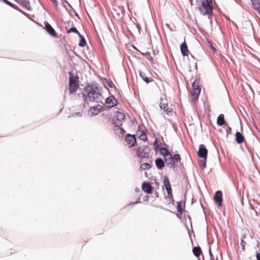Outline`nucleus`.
Here are the masks:
<instances>
[{
  "instance_id": "nucleus-1",
  "label": "nucleus",
  "mask_w": 260,
  "mask_h": 260,
  "mask_svg": "<svg viewBox=\"0 0 260 260\" xmlns=\"http://www.w3.org/2000/svg\"><path fill=\"white\" fill-rule=\"evenodd\" d=\"M102 87L99 84L94 81L90 84L88 83L84 88V91L82 93L83 99L85 101L89 102L96 101V103H102L101 99Z\"/></svg>"
},
{
  "instance_id": "nucleus-2",
  "label": "nucleus",
  "mask_w": 260,
  "mask_h": 260,
  "mask_svg": "<svg viewBox=\"0 0 260 260\" xmlns=\"http://www.w3.org/2000/svg\"><path fill=\"white\" fill-rule=\"evenodd\" d=\"M197 10L204 16L211 15L213 14V6L211 0H201L199 3Z\"/></svg>"
},
{
  "instance_id": "nucleus-3",
  "label": "nucleus",
  "mask_w": 260,
  "mask_h": 260,
  "mask_svg": "<svg viewBox=\"0 0 260 260\" xmlns=\"http://www.w3.org/2000/svg\"><path fill=\"white\" fill-rule=\"evenodd\" d=\"M69 88L70 94L76 92L79 88V77L78 76H73L71 72L69 73Z\"/></svg>"
},
{
  "instance_id": "nucleus-4",
  "label": "nucleus",
  "mask_w": 260,
  "mask_h": 260,
  "mask_svg": "<svg viewBox=\"0 0 260 260\" xmlns=\"http://www.w3.org/2000/svg\"><path fill=\"white\" fill-rule=\"evenodd\" d=\"M200 78L196 77L194 82L192 83V93L194 101H197L199 99L200 93L201 91V87L200 85Z\"/></svg>"
},
{
  "instance_id": "nucleus-5",
  "label": "nucleus",
  "mask_w": 260,
  "mask_h": 260,
  "mask_svg": "<svg viewBox=\"0 0 260 260\" xmlns=\"http://www.w3.org/2000/svg\"><path fill=\"white\" fill-rule=\"evenodd\" d=\"M151 148L146 145H142L138 147L136 154L138 157L146 158L149 157Z\"/></svg>"
},
{
  "instance_id": "nucleus-6",
  "label": "nucleus",
  "mask_w": 260,
  "mask_h": 260,
  "mask_svg": "<svg viewBox=\"0 0 260 260\" xmlns=\"http://www.w3.org/2000/svg\"><path fill=\"white\" fill-rule=\"evenodd\" d=\"M115 114L116 117L113 118V123L115 125V127L119 128L124 121L125 116L123 113L119 111H117Z\"/></svg>"
},
{
  "instance_id": "nucleus-7",
  "label": "nucleus",
  "mask_w": 260,
  "mask_h": 260,
  "mask_svg": "<svg viewBox=\"0 0 260 260\" xmlns=\"http://www.w3.org/2000/svg\"><path fill=\"white\" fill-rule=\"evenodd\" d=\"M163 157L164 158L165 163L169 165L170 168H175L176 167L173 160V155L169 150H167L166 153H164V155H163Z\"/></svg>"
},
{
  "instance_id": "nucleus-8",
  "label": "nucleus",
  "mask_w": 260,
  "mask_h": 260,
  "mask_svg": "<svg viewBox=\"0 0 260 260\" xmlns=\"http://www.w3.org/2000/svg\"><path fill=\"white\" fill-rule=\"evenodd\" d=\"M125 141L130 144L129 147H134L137 144L135 135L127 134L125 137Z\"/></svg>"
},
{
  "instance_id": "nucleus-9",
  "label": "nucleus",
  "mask_w": 260,
  "mask_h": 260,
  "mask_svg": "<svg viewBox=\"0 0 260 260\" xmlns=\"http://www.w3.org/2000/svg\"><path fill=\"white\" fill-rule=\"evenodd\" d=\"M45 29L46 31L51 36L54 38H58L57 34L55 29L52 27L50 24L47 21L44 22Z\"/></svg>"
},
{
  "instance_id": "nucleus-10",
  "label": "nucleus",
  "mask_w": 260,
  "mask_h": 260,
  "mask_svg": "<svg viewBox=\"0 0 260 260\" xmlns=\"http://www.w3.org/2000/svg\"><path fill=\"white\" fill-rule=\"evenodd\" d=\"M118 103L117 100L113 95L108 96L105 100V104L108 105L109 108H113L116 106Z\"/></svg>"
},
{
  "instance_id": "nucleus-11",
  "label": "nucleus",
  "mask_w": 260,
  "mask_h": 260,
  "mask_svg": "<svg viewBox=\"0 0 260 260\" xmlns=\"http://www.w3.org/2000/svg\"><path fill=\"white\" fill-rule=\"evenodd\" d=\"M208 150L204 144H201L199 146V150L198 151V155L199 157L205 159L207 158Z\"/></svg>"
},
{
  "instance_id": "nucleus-12",
  "label": "nucleus",
  "mask_w": 260,
  "mask_h": 260,
  "mask_svg": "<svg viewBox=\"0 0 260 260\" xmlns=\"http://www.w3.org/2000/svg\"><path fill=\"white\" fill-rule=\"evenodd\" d=\"M214 200L218 206H221L223 201L222 192L221 191L217 190L215 192Z\"/></svg>"
},
{
  "instance_id": "nucleus-13",
  "label": "nucleus",
  "mask_w": 260,
  "mask_h": 260,
  "mask_svg": "<svg viewBox=\"0 0 260 260\" xmlns=\"http://www.w3.org/2000/svg\"><path fill=\"white\" fill-rule=\"evenodd\" d=\"M142 189L145 192L151 194L152 192L153 187L149 182L145 181L142 184Z\"/></svg>"
},
{
  "instance_id": "nucleus-14",
  "label": "nucleus",
  "mask_w": 260,
  "mask_h": 260,
  "mask_svg": "<svg viewBox=\"0 0 260 260\" xmlns=\"http://www.w3.org/2000/svg\"><path fill=\"white\" fill-rule=\"evenodd\" d=\"M17 4L27 11L31 10L30 3L29 0H14Z\"/></svg>"
},
{
  "instance_id": "nucleus-15",
  "label": "nucleus",
  "mask_w": 260,
  "mask_h": 260,
  "mask_svg": "<svg viewBox=\"0 0 260 260\" xmlns=\"http://www.w3.org/2000/svg\"><path fill=\"white\" fill-rule=\"evenodd\" d=\"M104 109V107L101 105H96L95 106L91 107L90 111L92 116L96 115L99 112H101Z\"/></svg>"
},
{
  "instance_id": "nucleus-16",
  "label": "nucleus",
  "mask_w": 260,
  "mask_h": 260,
  "mask_svg": "<svg viewBox=\"0 0 260 260\" xmlns=\"http://www.w3.org/2000/svg\"><path fill=\"white\" fill-rule=\"evenodd\" d=\"M180 51L183 56H187L189 55V52L188 50L187 45L185 41L181 44Z\"/></svg>"
},
{
  "instance_id": "nucleus-17",
  "label": "nucleus",
  "mask_w": 260,
  "mask_h": 260,
  "mask_svg": "<svg viewBox=\"0 0 260 260\" xmlns=\"http://www.w3.org/2000/svg\"><path fill=\"white\" fill-rule=\"evenodd\" d=\"M156 168L159 170H161L165 167V161L162 158L157 157L155 160Z\"/></svg>"
},
{
  "instance_id": "nucleus-18",
  "label": "nucleus",
  "mask_w": 260,
  "mask_h": 260,
  "mask_svg": "<svg viewBox=\"0 0 260 260\" xmlns=\"http://www.w3.org/2000/svg\"><path fill=\"white\" fill-rule=\"evenodd\" d=\"M245 138L242 134L239 132H237L235 134V141L238 144H242L244 142Z\"/></svg>"
},
{
  "instance_id": "nucleus-19",
  "label": "nucleus",
  "mask_w": 260,
  "mask_h": 260,
  "mask_svg": "<svg viewBox=\"0 0 260 260\" xmlns=\"http://www.w3.org/2000/svg\"><path fill=\"white\" fill-rule=\"evenodd\" d=\"M157 147L159 148V153L162 156L164 153H166L167 150H168V146L165 142L159 144Z\"/></svg>"
},
{
  "instance_id": "nucleus-20",
  "label": "nucleus",
  "mask_w": 260,
  "mask_h": 260,
  "mask_svg": "<svg viewBox=\"0 0 260 260\" xmlns=\"http://www.w3.org/2000/svg\"><path fill=\"white\" fill-rule=\"evenodd\" d=\"M217 124L218 126H222L223 125H227L224 116L223 114H220L219 115L217 118Z\"/></svg>"
},
{
  "instance_id": "nucleus-21",
  "label": "nucleus",
  "mask_w": 260,
  "mask_h": 260,
  "mask_svg": "<svg viewBox=\"0 0 260 260\" xmlns=\"http://www.w3.org/2000/svg\"><path fill=\"white\" fill-rule=\"evenodd\" d=\"M137 135H139V138L142 141H147V137L146 133L143 131H141L139 127V129L137 132Z\"/></svg>"
},
{
  "instance_id": "nucleus-22",
  "label": "nucleus",
  "mask_w": 260,
  "mask_h": 260,
  "mask_svg": "<svg viewBox=\"0 0 260 260\" xmlns=\"http://www.w3.org/2000/svg\"><path fill=\"white\" fill-rule=\"evenodd\" d=\"M132 48H133L134 50H136V51H137L139 52H140L142 55H148V56H149V57L148 58V60L150 62H151L152 63H153V57L151 56V54H150V52H148V51H147V52H145V53H143V52H141L140 51H139V50L138 49V48H137L135 45H132Z\"/></svg>"
},
{
  "instance_id": "nucleus-23",
  "label": "nucleus",
  "mask_w": 260,
  "mask_h": 260,
  "mask_svg": "<svg viewBox=\"0 0 260 260\" xmlns=\"http://www.w3.org/2000/svg\"><path fill=\"white\" fill-rule=\"evenodd\" d=\"M192 253L196 257H199L202 253L201 248L199 246L193 247L192 248Z\"/></svg>"
},
{
  "instance_id": "nucleus-24",
  "label": "nucleus",
  "mask_w": 260,
  "mask_h": 260,
  "mask_svg": "<svg viewBox=\"0 0 260 260\" xmlns=\"http://www.w3.org/2000/svg\"><path fill=\"white\" fill-rule=\"evenodd\" d=\"M139 74L143 80L146 83H149L153 81V80L150 79L149 77H147L145 74L141 71H139Z\"/></svg>"
},
{
  "instance_id": "nucleus-25",
  "label": "nucleus",
  "mask_w": 260,
  "mask_h": 260,
  "mask_svg": "<svg viewBox=\"0 0 260 260\" xmlns=\"http://www.w3.org/2000/svg\"><path fill=\"white\" fill-rule=\"evenodd\" d=\"M78 36L80 38V40L78 44L79 46L81 47H84L86 46L87 45V43L84 36L82 35L81 34H80V35H79Z\"/></svg>"
},
{
  "instance_id": "nucleus-26",
  "label": "nucleus",
  "mask_w": 260,
  "mask_h": 260,
  "mask_svg": "<svg viewBox=\"0 0 260 260\" xmlns=\"http://www.w3.org/2000/svg\"><path fill=\"white\" fill-rule=\"evenodd\" d=\"M102 81L104 84H107L109 87L112 88L114 86V88H116V87L114 85L113 82L110 79H108L106 78H103L102 79Z\"/></svg>"
},
{
  "instance_id": "nucleus-27",
  "label": "nucleus",
  "mask_w": 260,
  "mask_h": 260,
  "mask_svg": "<svg viewBox=\"0 0 260 260\" xmlns=\"http://www.w3.org/2000/svg\"><path fill=\"white\" fill-rule=\"evenodd\" d=\"M151 168V165L148 162H144L141 165L139 169L140 171H142L145 170H148Z\"/></svg>"
},
{
  "instance_id": "nucleus-28",
  "label": "nucleus",
  "mask_w": 260,
  "mask_h": 260,
  "mask_svg": "<svg viewBox=\"0 0 260 260\" xmlns=\"http://www.w3.org/2000/svg\"><path fill=\"white\" fill-rule=\"evenodd\" d=\"M207 158H205V159L203 158V159H201L199 162V166L202 170L205 169L206 167Z\"/></svg>"
},
{
  "instance_id": "nucleus-29",
  "label": "nucleus",
  "mask_w": 260,
  "mask_h": 260,
  "mask_svg": "<svg viewBox=\"0 0 260 260\" xmlns=\"http://www.w3.org/2000/svg\"><path fill=\"white\" fill-rule=\"evenodd\" d=\"M160 102L159 103V107L161 109L163 110L164 111L165 109H166L167 107H168V103H163V99L162 98H160Z\"/></svg>"
},
{
  "instance_id": "nucleus-30",
  "label": "nucleus",
  "mask_w": 260,
  "mask_h": 260,
  "mask_svg": "<svg viewBox=\"0 0 260 260\" xmlns=\"http://www.w3.org/2000/svg\"><path fill=\"white\" fill-rule=\"evenodd\" d=\"M68 33L74 32L78 35H80L79 31L77 30V29L75 27H72L69 29L67 30Z\"/></svg>"
},
{
  "instance_id": "nucleus-31",
  "label": "nucleus",
  "mask_w": 260,
  "mask_h": 260,
  "mask_svg": "<svg viewBox=\"0 0 260 260\" xmlns=\"http://www.w3.org/2000/svg\"><path fill=\"white\" fill-rule=\"evenodd\" d=\"M173 160L176 162H180L181 161V158L179 154H175L173 156Z\"/></svg>"
},
{
  "instance_id": "nucleus-32",
  "label": "nucleus",
  "mask_w": 260,
  "mask_h": 260,
  "mask_svg": "<svg viewBox=\"0 0 260 260\" xmlns=\"http://www.w3.org/2000/svg\"><path fill=\"white\" fill-rule=\"evenodd\" d=\"M164 111L168 115H171L173 113V109L172 108L167 107Z\"/></svg>"
},
{
  "instance_id": "nucleus-33",
  "label": "nucleus",
  "mask_w": 260,
  "mask_h": 260,
  "mask_svg": "<svg viewBox=\"0 0 260 260\" xmlns=\"http://www.w3.org/2000/svg\"><path fill=\"white\" fill-rule=\"evenodd\" d=\"M171 184L169 179L167 176H165L164 178V185L165 186L166 185L168 186Z\"/></svg>"
},
{
  "instance_id": "nucleus-34",
  "label": "nucleus",
  "mask_w": 260,
  "mask_h": 260,
  "mask_svg": "<svg viewBox=\"0 0 260 260\" xmlns=\"http://www.w3.org/2000/svg\"><path fill=\"white\" fill-rule=\"evenodd\" d=\"M165 187L167 191L168 195H172V190L171 184L169 185L168 186L166 185Z\"/></svg>"
},
{
  "instance_id": "nucleus-35",
  "label": "nucleus",
  "mask_w": 260,
  "mask_h": 260,
  "mask_svg": "<svg viewBox=\"0 0 260 260\" xmlns=\"http://www.w3.org/2000/svg\"><path fill=\"white\" fill-rule=\"evenodd\" d=\"M114 130H119V133L122 136H123L125 133V130L123 128H120V126H119V128L115 127V128H114Z\"/></svg>"
},
{
  "instance_id": "nucleus-36",
  "label": "nucleus",
  "mask_w": 260,
  "mask_h": 260,
  "mask_svg": "<svg viewBox=\"0 0 260 260\" xmlns=\"http://www.w3.org/2000/svg\"><path fill=\"white\" fill-rule=\"evenodd\" d=\"M182 210V201H179L177 202V211H181Z\"/></svg>"
},
{
  "instance_id": "nucleus-37",
  "label": "nucleus",
  "mask_w": 260,
  "mask_h": 260,
  "mask_svg": "<svg viewBox=\"0 0 260 260\" xmlns=\"http://www.w3.org/2000/svg\"><path fill=\"white\" fill-rule=\"evenodd\" d=\"M240 245L242 247V250L244 251L246 243L243 239H241Z\"/></svg>"
},
{
  "instance_id": "nucleus-38",
  "label": "nucleus",
  "mask_w": 260,
  "mask_h": 260,
  "mask_svg": "<svg viewBox=\"0 0 260 260\" xmlns=\"http://www.w3.org/2000/svg\"><path fill=\"white\" fill-rule=\"evenodd\" d=\"M11 8L18 11L19 12H22V10L20 9L17 6H16V5L14 4H12L11 6H10Z\"/></svg>"
},
{
  "instance_id": "nucleus-39",
  "label": "nucleus",
  "mask_w": 260,
  "mask_h": 260,
  "mask_svg": "<svg viewBox=\"0 0 260 260\" xmlns=\"http://www.w3.org/2000/svg\"><path fill=\"white\" fill-rule=\"evenodd\" d=\"M11 8L18 11L19 12H22V10L20 9L17 6H16V5L14 4H12L11 6H10Z\"/></svg>"
},
{
  "instance_id": "nucleus-40",
  "label": "nucleus",
  "mask_w": 260,
  "mask_h": 260,
  "mask_svg": "<svg viewBox=\"0 0 260 260\" xmlns=\"http://www.w3.org/2000/svg\"><path fill=\"white\" fill-rule=\"evenodd\" d=\"M208 41V43L210 46V49L213 50L214 52L216 51V49L213 46V44L211 42H210L209 41Z\"/></svg>"
},
{
  "instance_id": "nucleus-41",
  "label": "nucleus",
  "mask_w": 260,
  "mask_h": 260,
  "mask_svg": "<svg viewBox=\"0 0 260 260\" xmlns=\"http://www.w3.org/2000/svg\"><path fill=\"white\" fill-rule=\"evenodd\" d=\"M177 212L178 213L176 214L177 216L179 219H181L182 217V214H183V211L182 210L179 211H177Z\"/></svg>"
},
{
  "instance_id": "nucleus-42",
  "label": "nucleus",
  "mask_w": 260,
  "mask_h": 260,
  "mask_svg": "<svg viewBox=\"0 0 260 260\" xmlns=\"http://www.w3.org/2000/svg\"><path fill=\"white\" fill-rule=\"evenodd\" d=\"M209 256H210V260H213L214 259V255H213V254H212V253L211 252V250L210 248L209 249Z\"/></svg>"
},
{
  "instance_id": "nucleus-43",
  "label": "nucleus",
  "mask_w": 260,
  "mask_h": 260,
  "mask_svg": "<svg viewBox=\"0 0 260 260\" xmlns=\"http://www.w3.org/2000/svg\"><path fill=\"white\" fill-rule=\"evenodd\" d=\"M1 1L3 2L4 3L9 6L10 7L11 6V5L12 4V3H11L10 2H9L8 0H1Z\"/></svg>"
},
{
  "instance_id": "nucleus-44",
  "label": "nucleus",
  "mask_w": 260,
  "mask_h": 260,
  "mask_svg": "<svg viewBox=\"0 0 260 260\" xmlns=\"http://www.w3.org/2000/svg\"><path fill=\"white\" fill-rule=\"evenodd\" d=\"M169 196V203H173L174 202V199H173V194L172 193V195H168Z\"/></svg>"
},
{
  "instance_id": "nucleus-45",
  "label": "nucleus",
  "mask_w": 260,
  "mask_h": 260,
  "mask_svg": "<svg viewBox=\"0 0 260 260\" xmlns=\"http://www.w3.org/2000/svg\"><path fill=\"white\" fill-rule=\"evenodd\" d=\"M76 116L81 117L82 116V114L80 112H76L75 113H73L72 115V116H73V117Z\"/></svg>"
},
{
  "instance_id": "nucleus-46",
  "label": "nucleus",
  "mask_w": 260,
  "mask_h": 260,
  "mask_svg": "<svg viewBox=\"0 0 260 260\" xmlns=\"http://www.w3.org/2000/svg\"><path fill=\"white\" fill-rule=\"evenodd\" d=\"M226 134H227V136L230 135V134H231V132H232V128L230 126H228V129H226Z\"/></svg>"
},
{
  "instance_id": "nucleus-47",
  "label": "nucleus",
  "mask_w": 260,
  "mask_h": 260,
  "mask_svg": "<svg viewBox=\"0 0 260 260\" xmlns=\"http://www.w3.org/2000/svg\"><path fill=\"white\" fill-rule=\"evenodd\" d=\"M52 3L53 4L54 7L55 8H57V5H58V2L57 0H50Z\"/></svg>"
},
{
  "instance_id": "nucleus-48",
  "label": "nucleus",
  "mask_w": 260,
  "mask_h": 260,
  "mask_svg": "<svg viewBox=\"0 0 260 260\" xmlns=\"http://www.w3.org/2000/svg\"><path fill=\"white\" fill-rule=\"evenodd\" d=\"M158 145H157V139H156L154 142V146L155 147V149L156 150L157 149V147H158Z\"/></svg>"
},
{
  "instance_id": "nucleus-49",
  "label": "nucleus",
  "mask_w": 260,
  "mask_h": 260,
  "mask_svg": "<svg viewBox=\"0 0 260 260\" xmlns=\"http://www.w3.org/2000/svg\"><path fill=\"white\" fill-rule=\"evenodd\" d=\"M140 200V198H139L138 200H137L135 202H134L132 204H128L127 206H129L131 205H135L136 204H139V203H141Z\"/></svg>"
},
{
  "instance_id": "nucleus-50",
  "label": "nucleus",
  "mask_w": 260,
  "mask_h": 260,
  "mask_svg": "<svg viewBox=\"0 0 260 260\" xmlns=\"http://www.w3.org/2000/svg\"><path fill=\"white\" fill-rule=\"evenodd\" d=\"M256 260H260V253L258 252H256Z\"/></svg>"
},
{
  "instance_id": "nucleus-51",
  "label": "nucleus",
  "mask_w": 260,
  "mask_h": 260,
  "mask_svg": "<svg viewBox=\"0 0 260 260\" xmlns=\"http://www.w3.org/2000/svg\"><path fill=\"white\" fill-rule=\"evenodd\" d=\"M20 13H21L22 14H23L24 16L28 17H29V14H27V13L25 12L24 11H22V12H20Z\"/></svg>"
},
{
  "instance_id": "nucleus-52",
  "label": "nucleus",
  "mask_w": 260,
  "mask_h": 260,
  "mask_svg": "<svg viewBox=\"0 0 260 260\" xmlns=\"http://www.w3.org/2000/svg\"><path fill=\"white\" fill-rule=\"evenodd\" d=\"M72 9L74 10L75 16L77 17L78 19H80V17L78 14L76 12V11L75 10L73 9V8Z\"/></svg>"
},
{
  "instance_id": "nucleus-53",
  "label": "nucleus",
  "mask_w": 260,
  "mask_h": 260,
  "mask_svg": "<svg viewBox=\"0 0 260 260\" xmlns=\"http://www.w3.org/2000/svg\"><path fill=\"white\" fill-rule=\"evenodd\" d=\"M149 199V196L148 195H146L143 197V200L144 201H147Z\"/></svg>"
},
{
  "instance_id": "nucleus-54",
  "label": "nucleus",
  "mask_w": 260,
  "mask_h": 260,
  "mask_svg": "<svg viewBox=\"0 0 260 260\" xmlns=\"http://www.w3.org/2000/svg\"><path fill=\"white\" fill-rule=\"evenodd\" d=\"M154 194L156 197H157V198L159 197V193L157 191L154 192Z\"/></svg>"
},
{
  "instance_id": "nucleus-55",
  "label": "nucleus",
  "mask_w": 260,
  "mask_h": 260,
  "mask_svg": "<svg viewBox=\"0 0 260 260\" xmlns=\"http://www.w3.org/2000/svg\"><path fill=\"white\" fill-rule=\"evenodd\" d=\"M246 237V234H243L242 235L241 239H243L244 240V239H245Z\"/></svg>"
},
{
  "instance_id": "nucleus-56",
  "label": "nucleus",
  "mask_w": 260,
  "mask_h": 260,
  "mask_svg": "<svg viewBox=\"0 0 260 260\" xmlns=\"http://www.w3.org/2000/svg\"><path fill=\"white\" fill-rule=\"evenodd\" d=\"M63 1L66 3H67V4L69 5V6L70 8H72V7L71 6V5L69 3H68V2L67 0H63Z\"/></svg>"
},
{
  "instance_id": "nucleus-57",
  "label": "nucleus",
  "mask_w": 260,
  "mask_h": 260,
  "mask_svg": "<svg viewBox=\"0 0 260 260\" xmlns=\"http://www.w3.org/2000/svg\"><path fill=\"white\" fill-rule=\"evenodd\" d=\"M158 52H159V51H158V50H153V54H154V55H155V54H157V53H158Z\"/></svg>"
},
{
  "instance_id": "nucleus-58",
  "label": "nucleus",
  "mask_w": 260,
  "mask_h": 260,
  "mask_svg": "<svg viewBox=\"0 0 260 260\" xmlns=\"http://www.w3.org/2000/svg\"><path fill=\"white\" fill-rule=\"evenodd\" d=\"M166 26L169 29H170L171 31H172V29L171 28L170 26V25L168 23L166 24Z\"/></svg>"
},
{
  "instance_id": "nucleus-59",
  "label": "nucleus",
  "mask_w": 260,
  "mask_h": 260,
  "mask_svg": "<svg viewBox=\"0 0 260 260\" xmlns=\"http://www.w3.org/2000/svg\"><path fill=\"white\" fill-rule=\"evenodd\" d=\"M195 69H196V70H197V69H198L197 63H196V65H195Z\"/></svg>"
},
{
  "instance_id": "nucleus-60",
  "label": "nucleus",
  "mask_w": 260,
  "mask_h": 260,
  "mask_svg": "<svg viewBox=\"0 0 260 260\" xmlns=\"http://www.w3.org/2000/svg\"><path fill=\"white\" fill-rule=\"evenodd\" d=\"M186 228H187V229L188 230V233L189 234V230L188 228L187 227V226L186 225Z\"/></svg>"
},
{
  "instance_id": "nucleus-61",
  "label": "nucleus",
  "mask_w": 260,
  "mask_h": 260,
  "mask_svg": "<svg viewBox=\"0 0 260 260\" xmlns=\"http://www.w3.org/2000/svg\"><path fill=\"white\" fill-rule=\"evenodd\" d=\"M201 205H202V209H203L204 212H205V211H204V207L203 206V205H202V204H201Z\"/></svg>"
},
{
  "instance_id": "nucleus-62",
  "label": "nucleus",
  "mask_w": 260,
  "mask_h": 260,
  "mask_svg": "<svg viewBox=\"0 0 260 260\" xmlns=\"http://www.w3.org/2000/svg\"><path fill=\"white\" fill-rule=\"evenodd\" d=\"M135 190H136V191H139V189L138 188H136V189H135Z\"/></svg>"
},
{
  "instance_id": "nucleus-63",
  "label": "nucleus",
  "mask_w": 260,
  "mask_h": 260,
  "mask_svg": "<svg viewBox=\"0 0 260 260\" xmlns=\"http://www.w3.org/2000/svg\"><path fill=\"white\" fill-rule=\"evenodd\" d=\"M190 3L191 5H192V0H190Z\"/></svg>"
},
{
  "instance_id": "nucleus-64",
  "label": "nucleus",
  "mask_w": 260,
  "mask_h": 260,
  "mask_svg": "<svg viewBox=\"0 0 260 260\" xmlns=\"http://www.w3.org/2000/svg\"><path fill=\"white\" fill-rule=\"evenodd\" d=\"M218 131H219V132H221L222 130L221 129H219Z\"/></svg>"
}]
</instances>
